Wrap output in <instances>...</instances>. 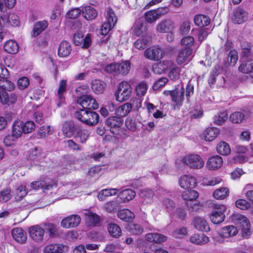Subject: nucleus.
Returning <instances> with one entry per match:
<instances>
[{
    "instance_id": "obj_43",
    "label": "nucleus",
    "mask_w": 253,
    "mask_h": 253,
    "mask_svg": "<svg viewBox=\"0 0 253 253\" xmlns=\"http://www.w3.org/2000/svg\"><path fill=\"white\" fill-rule=\"evenodd\" d=\"M117 74L126 75L127 74L130 69V63L125 61L120 63H117Z\"/></svg>"
},
{
    "instance_id": "obj_49",
    "label": "nucleus",
    "mask_w": 253,
    "mask_h": 253,
    "mask_svg": "<svg viewBox=\"0 0 253 253\" xmlns=\"http://www.w3.org/2000/svg\"><path fill=\"white\" fill-rule=\"evenodd\" d=\"M229 189L226 187H222L216 189L213 193V196L217 200H222L226 198L229 195Z\"/></svg>"
},
{
    "instance_id": "obj_6",
    "label": "nucleus",
    "mask_w": 253,
    "mask_h": 253,
    "mask_svg": "<svg viewBox=\"0 0 253 253\" xmlns=\"http://www.w3.org/2000/svg\"><path fill=\"white\" fill-rule=\"evenodd\" d=\"M182 162L184 164L194 169H200L204 164V161L197 154L187 155L183 158Z\"/></svg>"
},
{
    "instance_id": "obj_32",
    "label": "nucleus",
    "mask_w": 253,
    "mask_h": 253,
    "mask_svg": "<svg viewBox=\"0 0 253 253\" xmlns=\"http://www.w3.org/2000/svg\"><path fill=\"white\" fill-rule=\"evenodd\" d=\"M210 18L203 14H197L194 18L195 24L199 27L207 26L210 23Z\"/></svg>"
},
{
    "instance_id": "obj_14",
    "label": "nucleus",
    "mask_w": 253,
    "mask_h": 253,
    "mask_svg": "<svg viewBox=\"0 0 253 253\" xmlns=\"http://www.w3.org/2000/svg\"><path fill=\"white\" fill-rule=\"evenodd\" d=\"M193 56L192 48H183L179 51L176 61L179 65L188 63L192 59Z\"/></svg>"
},
{
    "instance_id": "obj_64",
    "label": "nucleus",
    "mask_w": 253,
    "mask_h": 253,
    "mask_svg": "<svg viewBox=\"0 0 253 253\" xmlns=\"http://www.w3.org/2000/svg\"><path fill=\"white\" fill-rule=\"evenodd\" d=\"M187 234V230L185 227H180L175 229L172 233V236L175 238H182Z\"/></svg>"
},
{
    "instance_id": "obj_62",
    "label": "nucleus",
    "mask_w": 253,
    "mask_h": 253,
    "mask_svg": "<svg viewBox=\"0 0 253 253\" xmlns=\"http://www.w3.org/2000/svg\"><path fill=\"white\" fill-rule=\"evenodd\" d=\"M147 90V84L142 82L138 84L136 86L135 91L138 96H143Z\"/></svg>"
},
{
    "instance_id": "obj_16",
    "label": "nucleus",
    "mask_w": 253,
    "mask_h": 253,
    "mask_svg": "<svg viewBox=\"0 0 253 253\" xmlns=\"http://www.w3.org/2000/svg\"><path fill=\"white\" fill-rule=\"evenodd\" d=\"M74 43L76 45H81L83 48L88 47L91 42L90 34H87L85 38L81 32H77L74 35Z\"/></svg>"
},
{
    "instance_id": "obj_60",
    "label": "nucleus",
    "mask_w": 253,
    "mask_h": 253,
    "mask_svg": "<svg viewBox=\"0 0 253 253\" xmlns=\"http://www.w3.org/2000/svg\"><path fill=\"white\" fill-rule=\"evenodd\" d=\"M186 205L188 209L192 211H197L202 207L200 202L195 200L186 202Z\"/></svg>"
},
{
    "instance_id": "obj_53",
    "label": "nucleus",
    "mask_w": 253,
    "mask_h": 253,
    "mask_svg": "<svg viewBox=\"0 0 253 253\" xmlns=\"http://www.w3.org/2000/svg\"><path fill=\"white\" fill-rule=\"evenodd\" d=\"M15 88V84L12 82L6 80V79H3L2 81L0 82V89L1 91L8 90L10 91Z\"/></svg>"
},
{
    "instance_id": "obj_4",
    "label": "nucleus",
    "mask_w": 253,
    "mask_h": 253,
    "mask_svg": "<svg viewBox=\"0 0 253 253\" xmlns=\"http://www.w3.org/2000/svg\"><path fill=\"white\" fill-rule=\"evenodd\" d=\"M107 21L102 25L101 33L107 35L115 26L117 21V18L114 10L111 8H108L106 10Z\"/></svg>"
},
{
    "instance_id": "obj_54",
    "label": "nucleus",
    "mask_w": 253,
    "mask_h": 253,
    "mask_svg": "<svg viewBox=\"0 0 253 253\" xmlns=\"http://www.w3.org/2000/svg\"><path fill=\"white\" fill-rule=\"evenodd\" d=\"M245 116L244 112H235L230 115V120L233 123L239 124L244 120Z\"/></svg>"
},
{
    "instance_id": "obj_36",
    "label": "nucleus",
    "mask_w": 253,
    "mask_h": 253,
    "mask_svg": "<svg viewBox=\"0 0 253 253\" xmlns=\"http://www.w3.org/2000/svg\"><path fill=\"white\" fill-rule=\"evenodd\" d=\"M132 105L130 103H126L119 106L116 110V114L120 118L126 116L131 111Z\"/></svg>"
},
{
    "instance_id": "obj_18",
    "label": "nucleus",
    "mask_w": 253,
    "mask_h": 253,
    "mask_svg": "<svg viewBox=\"0 0 253 253\" xmlns=\"http://www.w3.org/2000/svg\"><path fill=\"white\" fill-rule=\"evenodd\" d=\"M11 233L13 238L17 243L23 244L27 241V234L22 228H14L12 229Z\"/></svg>"
},
{
    "instance_id": "obj_9",
    "label": "nucleus",
    "mask_w": 253,
    "mask_h": 253,
    "mask_svg": "<svg viewBox=\"0 0 253 253\" xmlns=\"http://www.w3.org/2000/svg\"><path fill=\"white\" fill-rule=\"evenodd\" d=\"M57 182L54 179L46 178L42 181H37L31 183V186L34 189L40 188L49 190L57 187Z\"/></svg>"
},
{
    "instance_id": "obj_21",
    "label": "nucleus",
    "mask_w": 253,
    "mask_h": 253,
    "mask_svg": "<svg viewBox=\"0 0 253 253\" xmlns=\"http://www.w3.org/2000/svg\"><path fill=\"white\" fill-rule=\"evenodd\" d=\"M68 247L62 244H50L46 246L43 250L44 253H63L68 251Z\"/></svg>"
},
{
    "instance_id": "obj_33",
    "label": "nucleus",
    "mask_w": 253,
    "mask_h": 253,
    "mask_svg": "<svg viewBox=\"0 0 253 253\" xmlns=\"http://www.w3.org/2000/svg\"><path fill=\"white\" fill-rule=\"evenodd\" d=\"M118 192L119 189L117 188L103 189L98 193L97 198L99 201H104L107 197L116 195Z\"/></svg>"
},
{
    "instance_id": "obj_29",
    "label": "nucleus",
    "mask_w": 253,
    "mask_h": 253,
    "mask_svg": "<svg viewBox=\"0 0 253 253\" xmlns=\"http://www.w3.org/2000/svg\"><path fill=\"white\" fill-rule=\"evenodd\" d=\"M219 133V129L216 127L207 128L203 133L205 140L211 141L214 140Z\"/></svg>"
},
{
    "instance_id": "obj_2",
    "label": "nucleus",
    "mask_w": 253,
    "mask_h": 253,
    "mask_svg": "<svg viewBox=\"0 0 253 253\" xmlns=\"http://www.w3.org/2000/svg\"><path fill=\"white\" fill-rule=\"evenodd\" d=\"M232 220L238 227L240 228L243 236L247 237L251 235L250 223L245 215L239 213L233 214Z\"/></svg>"
},
{
    "instance_id": "obj_22",
    "label": "nucleus",
    "mask_w": 253,
    "mask_h": 253,
    "mask_svg": "<svg viewBox=\"0 0 253 253\" xmlns=\"http://www.w3.org/2000/svg\"><path fill=\"white\" fill-rule=\"evenodd\" d=\"M248 13L241 8H238L234 12L232 17V21L235 24H241L248 19Z\"/></svg>"
},
{
    "instance_id": "obj_48",
    "label": "nucleus",
    "mask_w": 253,
    "mask_h": 253,
    "mask_svg": "<svg viewBox=\"0 0 253 253\" xmlns=\"http://www.w3.org/2000/svg\"><path fill=\"white\" fill-rule=\"evenodd\" d=\"M90 133L88 130L86 129H80L77 128L75 129V136L79 139L81 143L85 142L88 139Z\"/></svg>"
},
{
    "instance_id": "obj_17",
    "label": "nucleus",
    "mask_w": 253,
    "mask_h": 253,
    "mask_svg": "<svg viewBox=\"0 0 253 253\" xmlns=\"http://www.w3.org/2000/svg\"><path fill=\"white\" fill-rule=\"evenodd\" d=\"M178 182L180 186L185 189L194 188L197 184L195 178L189 175H183L180 176Z\"/></svg>"
},
{
    "instance_id": "obj_25",
    "label": "nucleus",
    "mask_w": 253,
    "mask_h": 253,
    "mask_svg": "<svg viewBox=\"0 0 253 253\" xmlns=\"http://www.w3.org/2000/svg\"><path fill=\"white\" fill-rule=\"evenodd\" d=\"M72 51L71 45L67 41H62L59 44L58 55L61 57H66L69 55Z\"/></svg>"
},
{
    "instance_id": "obj_30",
    "label": "nucleus",
    "mask_w": 253,
    "mask_h": 253,
    "mask_svg": "<svg viewBox=\"0 0 253 253\" xmlns=\"http://www.w3.org/2000/svg\"><path fill=\"white\" fill-rule=\"evenodd\" d=\"M238 232V229L235 226L229 225L221 229L219 236L222 238H229L236 235Z\"/></svg>"
},
{
    "instance_id": "obj_12",
    "label": "nucleus",
    "mask_w": 253,
    "mask_h": 253,
    "mask_svg": "<svg viewBox=\"0 0 253 253\" xmlns=\"http://www.w3.org/2000/svg\"><path fill=\"white\" fill-rule=\"evenodd\" d=\"M29 232L30 237L35 242H41L43 241L45 230L39 225L30 227Z\"/></svg>"
},
{
    "instance_id": "obj_56",
    "label": "nucleus",
    "mask_w": 253,
    "mask_h": 253,
    "mask_svg": "<svg viewBox=\"0 0 253 253\" xmlns=\"http://www.w3.org/2000/svg\"><path fill=\"white\" fill-rule=\"evenodd\" d=\"M227 118L228 115L226 112H220L214 116L213 122L217 125H221L227 120Z\"/></svg>"
},
{
    "instance_id": "obj_51",
    "label": "nucleus",
    "mask_w": 253,
    "mask_h": 253,
    "mask_svg": "<svg viewBox=\"0 0 253 253\" xmlns=\"http://www.w3.org/2000/svg\"><path fill=\"white\" fill-rule=\"evenodd\" d=\"M66 80H62L59 84V88L58 90L57 95L58 98L60 99V101L57 103V106L60 107L63 103V100L64 99V96L62 93L65 91L66 88Z\"/></svg>"
},
{
    "instance_id": "obj_61",
    "label": "nucleus",
    "mask_w": 253,
    "mask_h": 253,
    "mask_svg": "<svg viewBox=\"0 0 253 253\" xmlns=\"http://www.w3.org/2000/svg\"><path fill=\"white\" fill-rule=\"evenodd\" d=\"M12 196L10 189L7 188L0 192V202L5 203L9 201Z\"/></svg>"
},
{
    "instance_id": "obj_40",
    "label": "nucleus",
    "mask_w": 253,
    "mask_h": 253,
    "mask_svg": "<svg viewBox=\"0 0 253 253\" xmlns=\"http://www.w3.org/2000/svg\"><path fill=\"white\" fill-rule=\"evenodd\" d=\"M44 229L49 237H55L59 235L58 228L57 226L51 223L44 224Z\"/></svg>"
},
{
    "instance_id": "obj_58",
    "label": "nucleus",
    "mask_w": 253,
    "mask_h": 253,
    "mask_svg": "<svg viewBox=\"0 0 253 253\" xmlns=\"http://www.w3.org/2000/svg\"><path fill=\"white\" fill-rule=\"evenodd\" d=\"M119 207V203L117 201H110L106 202L103 206V209L107 212L111 213Z\"/></svg>"
},
{
    "instance_id": "obj_35",
    "label": "nucleus",
    "mask_w": 253,
    "mask_h": 253,
    "mask_svg": "<svg viewBox=\"0 0 253 253\" xmlns=\"http://www.w3.org/2000/svg\"><path fill=\"white\" fill-rule=\"evenodd\" d=\"M48 26V22L46 20L40 21L36 22L33 30V35L34 37L39 35L43 31L46 29Z\"/></svg>"
},
{
    "instance_id": "obj_44",
    "label": "nucleus",
    "mask_w": 253,
    "mask_h": 253,
    "mask_svg": "<svg viewBox=\"0 0 253 253\" xmlns=\"http://www.w3.org/2000/svg\"><path fill=\"white\" fill-rule=\"evenodd\" d=\"M216 150L218 154L224 156L228 155L231 152L229 144L225 141H221L218 143Z\"/></svg>"
},
{
    "instance_id": "obj_27",
    "label": "nucleus",
    "mask_w": 253,
    "mask_h": 253,
    "mask_svg": "<svg viewBox=\"0 0 253 253\" xmlns=\"http://www.w3.org/2000/svg\"><path fill=\"white\" fill-rule=\"evenodd\" d=\"M145 238L148 241L158 244L165 242L168 239L165 235L158 233H148L146 235Z\"/></svg>"
},
{
    "instance_id": "obj_39",
    "label": "nucleus",
    "mask_w": 253,
    "mask_h": 253,
    "mask_svg": "<svg viewBox=\"0 0 253 253\" xmlns=\"http://www.w3.org/2000/svg\"><path fill=\"white\" fill-rule=\"evenodd\" d=\"M239 71L244 74L253 73V60H248L241 64L238 68Z\"/></svg>"
},
{
    "instance_id": "obj_37",
    "label": "nucleus",
    "mask_w": 253,
    "mask_h": 253,
    "mask_svg": "<svg viewBox=\"0 0 253 253\" xmlns=\"http://www.w3.org/2000/svg\"><path fill=\"white\" fill-rule=\"evenodd\" d=\"M77 128L75 127L73 122H66L63 125L62 131L66 137H70L73 135L74 132H75V129Z\"/></svg>"
},
{
    "instance_id": "obj_47",
    "label": "nucleus",
    "mask_w": 253,
    "mask_h": 253,
    "mask_svg": "<svg viewBox=\"0 0 253 253\" xmlns=\"http://www.w3.org/2000/svg\"><path fill=\"white\" fill-rule=\"evenodd\" d=\"M199 197V193L193 190H190L184 191L182 194V197L183 200L187 202L195 200Z\"/></svg>"
},
{
    "instance_id": "obj_24",
    "label": "nucleus",
    "mask_w": 253,
    "mask_h": 253,
    "mask_svg": "<svg viewBox=\"0 0 253 253\" xmlns=\"http://www.w3.org/2000/svg\"><path fill=\"white\" fill-rule=\"evenodd\" d=\"M0 95V100L3 104L9 105L14 104L18 98V95L17 94L12 93L8 94L5 91H2V94Z\"/></svg>"
},
{
    "instance_id": "obj_3",
    "label": "nucleus",
    "mask_w": 253,
    "mask_h": 253,
    "mask_svg": "<svg viewBox=\"0 0 253 253\" xmlns=\"http://www.w3.org/2000/svg\"><path fill=\"white\" fill-rule=\"evenodd\" d=\"M132 91V87L128 83L122 82L118 85L115 92L116 100L120 102L128 100L131 96Z\"/></svg>"
},
{
    "instance_id": "obj_57",
    "label": "nucleus",
    "mask_w": 253,
    "mask_h": 253,
    "mask_svg": "<svg viewBox=\"0 0 253 253\" xmlns=\"http://www.w3.org/2000/svg\"><path fill=\"white\" fill-rule=\"evenodd\" d=\"M27 194L25 186L21 185L15 190V199L16 201H20Z\"/></svg>"
},
{
    "instance_id": "obj_15",
    "label": "nucleus",
    "mask_w": 253,
    "mask_h": 253,
    "mask_svg": "<svg viewBox=\"0 0 253 253\" xmlns=\"http://www.w3.org/2000/svg\"><path fill=\"white\" fill-rule=\"evenodd\" d=\"M81 221L80 216L73 214L64 218L61 221V226L65 228H72L78 226Z\"/></svg>"
},
{
    "instance_id": "obj_11",
    "label": "nucleus",
    "mask_w": 253,
    "mask_h": 253,
    "mask_svg": "<svg viewBox=\"0 0 253 253\" xmlns=\"http://www.w3.org/2000/svg\"><path fill=\"white\" fill-rule=\"evenodd\" d=\"M77 102L83 109L90 110L96 109L98 108L96 100L90 95H83L78 98Z\"/></svg>"
},
{
    "instance_id": "obj_23",
    "label": "nucleus",
    "mask_w": 253,
    "mask_h": 253,
    "mask_svg": "<svg viewBox=\"0 0 253 253\" xmlns=\"http://www.w3.org/2000/svg\"><path fill=\"white\" fill-rule=\"evenodd\" d=\"M45 156L42 150L38 147H35L29 151V160L34 162H40L42 161Z\"/></svg>"
},
{
    "instance_id": "obj_52",
    "label": "nucleus",
    "mask_w": 253,
    "mask_h": 253,
    "mask_svg": "<svg viewBox=\"0 0 253 253\" xmlns=\"http://www.w3.org/2000/svg\"><path fill=\"white\" fill-rule=\"evenodd\" d=\"M2 20L6 19V22L9 24L13 26H17L19 25V21L18 17L14 13H10L8 16L3 15L1 16Z\"/></svg>"
},
{
    "instance_id": "obj_50",
    "label": "nucleus",
    "mask_w": 253,
    "mask_h": 253,
    "mask_svg": "<svg viewBox=\"0 0 253 253\" xmlns=\"http://www.w3.org/2000/svg\"><path fill=\"white\" fill-rule=\"evenodd\" d=\"M151 41V37L150 36H146L142 39H138L134 43V46L138 49H144L146 45Z\"/></svg>"
},
{
    "instance_id": "obj_42",
    "label": "nucleus",
    "mask_w": 253,
    "mask_h": 253,
    "mask_svg": "<svg viewBox=\"0 0 253 253\" xmlns=\"http://www.w3.org/2000/svg\"><path fill=\"white\" fill-rule=\"evenodd\" d=\"M3 47L6 52L10 54L16 53L19 49L17 43L13 40L7 41Z\"/></svg>"
},
{
    "instance_id": "obj_8",
    "label": "nucleus",
    "mask_w": 253,
    "mask_h": 253,
    "mask_svg": "<svg viewBox=\"0 0 253 253\" xmlns=\"http://www.w3.org/2000/svg\"><path fill=\"white\" fill-rule=\"evenodd\" d=\"M105 123L110 127L111 133L118 135L119 134L120 128L123 125V121L118 116H111L107 118Z\"/></svg>"
},
{
    "instance_id": "obj_46",
    "label": "nucleus",
    "mask_w": 253,
    "mask_h": 253,
    "mask_svg": "<svg viewBox=\"0 0 253 253\" xmlns=\"http://www.w3.org/2000/svg\"><path fill=\"white\" fill-rule=\"evenodd\" d=\"M108 230L111 236L114 238H118L122 234V230L120 226L115 223H110L108 225Z\"/></svg>"
},
{
    "instance_id": "obj_10",
    "label": "nucleus",
    "mask_w": 253,
    "mask_h": 253,
    "mask_svg": "<svg viewBox=\"0 0 253 253\" xmlns=\"http://www.w3.org/2000/svg\"><path fill=\"white\" fill-rule=\"evenodd\" d=\"M164 54V51L162 48L155 46L147 48L144 52V56L153 61L160 60L163 57Z\"/></svg>"
},
{
    "instance_id": "obj_55",
    "label": "nucleus",
    "mask_w": 253,
    "mask_h": 253,
    "mask_svg": "<svg viewBox=\"0 0 253 253\" xmlns=\"http://www.w3.org/2000/svg\"><path fill=\"white\" fill-rule=\"evenodd\" d=\"M195 43V39L193 37L187 36L183 37L180 41V44L184 48H192V46Z\"/></svg>"
},
{
    "instance_id": "obj_5",
    "label": "nucleus",
    "mask_w": 253,
    "mask_h": 253,
    "mask_svg": "<svg viewBox=\"0 0 253 253\" xmlns=\"http://www.w3.org/2000/svg\"><path fill=\"white\" fill-rule=\"evenodd\" d=\"M168 12L169 8L167 7H159L146 12L144 14L145 19L149 23H152L161 16L167 14Z\"/></svg>"
},
{
    "instance_id": "obj_28",
    "label": "nucleus",
    "mask_w": 253,
    "mask_h": 253,
    "mask_svg": "<svg viewBox=\"0 0 253 253\" xmlns=\"http://www.w3.org/2000/svg\"><path fill=\"white\" fill-rule=\"evenodd\" d=\"M135 196V192L130 189H126L121 191L118 195L122 203L128 202L132 200Z\"/></svg>"
},
{
    "instance_id": "obj_19",
    "label": "nucleus",
    "mask_w": 253,
    "mask_h": 253,
    "mask_svg": "<svg viewBox=\"0 0 253 253\" xmlns=\"http://www.w3.org/2000/svg\"><path fill=\"white\" fill-rule=\"evenodd\" d=\"M192 224L197 230L203 232H208L210 228L207 221L202 217L196 216L192 220Z\"/></svg>"
},
{
    "instance_id": "obj_1",
    "label": "nucleus",
    "mask_w": 253,
    "mask_h": 253,
    "mask_svg": "<svg viewBox=\"0 0 253 253\" xmlns=\"http://www.w3.org/2000/svg\"><path fill=\"white\" fill-rule=\"evenodd\" d=\"M75 116L77 119L89 126L96 125L99 120V116L97 113L85 109L77 111Z\"/></svg>"
},
{
    "instance_id": "obj_26",
    "label": "nucleus",
    "mask_w": 253,
    "mask_h": 253,
    "mask_svg": "<svg viewBox=\"0 0 253 253\" xmlns=\"http://www.w3.org/2000/svg\"><path fill=\"white\" fill-rule=\"evenodd\" d=\"M82 13L84 17L87 20H93L97 16L95 9L91 6H86L82 9Z\"/></svg>"
},
{
    "instance_id": "obj_20",
    "label": "nucleus",
    "mask_w": 253,
    "mask_h": 253,
    "mask_svg": "<svg viewBox=\"0 0 253 253\" xmlns=\"http://www.w3.org/2000/svg\"><path fill=\"white\" fill-rule=\"evenodd\" d=\"M222 164V157L218 155H214L209 158L207 162L206 167L210 170H215L220 168Z\"/></svg>"
},
{
    "instance_id": "obj_63",
    "label": "nucleus",
    "mask_w": 253,
    "mask_h": 253,
    "mask_svg": "<svg viewBox=\"0 0 253 253\" xmlns=\"http://www.w3.org/2000/svg\"><path fill=\"white\" fill-rule=\"evenodd\" d=\"M210 33L208 28L199 29L198 30L197 38L199 42H202L205 40Z\"/></svg>"
},
{
    "instance_id": "obj_34",
    "label": "nucleus",
    "mask_w": 253,
    "mask_h": 253,
    "mask_svg": "<svg viewBox=\"0 0 253 253\" xmlns=\"http://www.w3.org/2000/svg\"><path fill=\"white\" fill-rule=\"evenodd\" d=\"M190 241L197 245H202L208 243L209 238L204 234H195L190 237Z\"/></svg>"
},
{
    "instance_id": "obj_59",
    "label": "nucleus",
    "mask_w": 253,
    "mask_h": 253,
    "mask_svg": "<svg viewBox=\"0 0 253 253\" xmlns=\"http://www.w3.org/2000/svg\"><path fill=\"white\" fill-rule=\"evenodd\" d=\"M191 29V22L188 20L182 22L180 25L179 31L181 35H186Z\"/></svg>"
},
{
    "instance_id": "obj_45",
    "label": "nucleus",
    "mask_w": 253,
    "mask_h": 253,
    "mask_svg": "<svg viewBox=\"0 0 253 253\" xmlns=\"http://www.w3.org/2000/svg\"><path fill=\"white\" fill-rule=\"evenodd\" d=\"M24 132L23 128V122L20 120L15 121L13 125L12 136L18 138Z\"/></svg>"
},
{
    "instance_id": "obj_38",
    "label": "nucleus",
    "mask_w": 253,
    "mask_h": 253,
    "mask_svg": "<svg viewBox=\"0 0 253 253\" xmlns=\"http://www.w3.org/2000/svg\"><path fill=\"white\" fill-rule=\"evenodd\" d=\"M174 95L172 94L171 98L173 102L175 103L177 105H181L184 99V90L183 88L180 89H176L173 90Z\"/></svg>"
},
{
    "instance_id": "obj_7",
    "label": "nucleus",
    "mask_w": 253,
    "mask_h": 253,
    "mask_svg": "<svg viewBox=\"0 0 253 253\" xmlns=\"http://www.w3.org/2000/svg\"><path fill=\"white\" fill-rule=\"evenodd\" d=\"M226 207L223 205L216 204L214 206L213 211L210 215L211 222L214 224H219L224 220V212Z\"/></svg>"
},
{
    "instance_id": "obj_13",
    "label": "nucleus",
    "mask_w": 253,
    "mask_h": 253,
    "mask_svg": "<svg viewBox=\"0 0 253 253\" xmlns=\"http://www.w3.org/2000/svg\"><path fill=\"white\" fill-rule=\"evenodd\" d=\"M174 22L169 18L162 20L157 25L156 30L160 33H172L175 29Z\"/></svg>"
},
{
    "instance_id": "obj_31",
    "label": "nucleus",
    "mask_w": 253,
    "mask_h": 253,
    "mask_svg": "<svg viewBox=\"0 0 253 253\" xmlns=\"http://www.w3.org/2000/svg\"><path fill=\"white\" fill-rule=\"evenodd\" d=\"M118 217L126 222H131L134 218V214L128 209L120 210L117 213Z\"/></svg>"
},
{
    "instance_id": "obj_41",
    "label": "nucleus",
    "mask_w": 253,
    "mask_h": 253,
    "mask_svg": "<svg viewBox=\"0 0 253 253\" xmlns=\"http://www.w3.org/2000/svg\"><path fill=\"white\" fill-rule=\"evenodd\" d=\"M106 87V84L99 80H94L92 82L91 87L93 91L96 94H101L103 93Z\"/></svg>"
}]
</instances>
